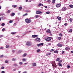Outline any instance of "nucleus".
<instances>
[{
	"instance_id": "obj_1",
	"label": "nucleus",
	"mask_w": 73,
	"mask_h": 73,
	"mask_svg": "<svg viewBox=\"0 0 73 73\" xmlns=\"http://www.w3.org/2000/svg\"><path fill=\"white\" fill-rule=\"evenodd\" d=\"M25 21L26 23H31V20L29 19H25Z\"/></svg>"
},
{
	"instance_id": "obj_2",
	"label": "nucleus",
	"mask_w": 73,
	"mask_h": 73,
	"mask_svg": "<svg viewBox=\"0 0 73 73\" xmlns=\"http://www.w3.org/2000/svg\"><path fill=\"white\" fill-rule=\"evenodd\" d=\"M51 39H52V37H50L46 38H45V40H46V41H50Z\"/></svg>"
},
{
	"instance_id": "obj_3",
	"label": "nucleus",
	"mask_w": 73,
	"mask_h": 73,
	"mask_svg": "<svg viewBox=\"0 0 73 73\" xmlns=\"http://www.w3.org/2000/svg\"><path fill=\"white\" fill-rule=\"evenodd\" d=\"M66 10H68L67 8H66L65 7H64L62 9V11H66Z\"/></svg>"
},
{
	"instance_id": "obj_4",
	"label": "nucleus",
	"mask_w": 73,
	"mask_h": 73,
	"mask_svg": "<svg viewBox=\"0 0 73 73\" xmlns=\"http://www.w3.org/2000/svg\"><path fill=\"white\" fill-rule=\"evenodd\" d=\"M43 5H43V4H42V3H39L38 5V7H41V6L42 7L43 6Z\"/></svg>"
},
{
	"instance_id": "obj_5",
	"label": "nucleus",
	"mask_w": 73,
	"mask_h": 73,
	"mask_svg": "<svg viewBox=\"0 0 73 73\" xmlns=\"http://www.w3.org/2000/svg\"><path fill=\"white\" fill-rule=\"evenodd\" d=\"M46 32L47 33H50V35H52V33H51L50 30H48L46 31Z\"/></svg>"
},
{
	"instance_id": "obj_6",
	"label": "nucleus",
	"mask_w": 73,
	"mask_h": 73,
	"mask_svg": "<svg viewBox=\"0 0 73 73\" xmlns=\"http://www.w3.org/2000/svg\"><path fill=\"white\" fill-rule=\"evenodd\" d=\"M42 13V12H41L40 11H37V14H41Z\"/></svg>"
},
{
	"instance_id": "obj_7",
	"label": "nucleus",
	"mask_w": 73,
	"mask_h": 73,
	"mask_svg": "<svg viewBox=\"0 0 73 73\" xmlns=\"http://www.w3.org/2000/svg\"><path fill=\"white\" fill-rule=\"evenodd\" d=\"M60 6H61V5L60 4H57L56 5V7L57 8H59V7H60Z\"/></svg>"
},
{
	"instance_id": "obj_8",
	"label": "nucleus",
	"mask_w": 73,
	"mask_h": 73,
	"mask_svg": "<svg viewBox=\"0 0 73 73\" xmlns=\"http://www.w3.org/2000/svg\"><path fill=\"white\" fill-rule=\"evenodd\" d=\"M26 45H27V46H29V45H31V43L30 42H27L26 44Z\"/></svg>"
},
{
	"instance_id": "obj_9",
	"label": "nucleus",
	"mask_w": 73,
	"mask_h": 73,
	"mask_svg": "<svg viewBox=\"0 0 73 73\" xmlns=\"http://www.w3.org/2000/svg\"><path fill=\"white\" fill-rule=\"evenodd\" d=\"M37 41L38 42H40V41H41V40L40 39V38L37 37Z\"/></svg>"
},
{
	"instance_id": "obj_10",
	"label": "nucleus",
	"mask_w": 73,
	"mask_h": 73,
	"mask_svg": "<svg viewBox=\"0 0 73 73\" xmlns=\"http://www.w3.org/2000/svg\"><path fill=\"white\" fill-rule=\"evenodd\" d=\"M37 37V35H33L32 36V37L33 38H35V37Z\"/></svg>"
},
{
	"instance_id": "obj_11",
	"label": "nucleus",
	"mask_w": 73,
	"mask_h": 73,
	"mask_svg": "<svg viewBox=\"0 0 73 73\" xmlns=\"http://www.w3.org/2000/svg\"><path fill=\"white\" fill-rule=\"evenodd\" d=\"M32 65L33 66H35L36 65V63H32Z\"/></svg>"
},
{
	"instance_id": "obj_12",
	"label": "nucleus",
	"mask_w": 73,
	"mask_h": 73,
	"mask_svg": "<svg viewBox=\"0 0 73 73\" xmlns=\"http://www.w3.org/2000/svg\"><path fill=\"white\" fill-rule=\"evenodd\" d=\"M66 50H69L70 49V48L69 47H66L65 48Z\"/></svg>"
},
{
	"instance_id": "obj_13",
	"label": "nucleus",
	"mask_w": 73,
	"mask_h": 73,
	"mask_svg": "<svg viewBox=\"0 0 73 73\" xmlns=\"http://www.w3.org/2000/svg\"><path fill=\"white\" fill-rule=\"evenodd\" d=\"M15 14L14 13H11V16H14L15 15Z\"/></svg>"
},
{
	"instance_id": "obj_14",
	"label": "nucleus",
	"mask_w": 73,
	"mask_h": 73,
	"mask_svg": "<svg viewBox=\"0 0 73 73\" xmlns=\"http://www.w3.org/2000/svg\"><path fill=\"white\" fill-rule=\"evenodd\" d=\"M57 45H58V46H62V44H61L60 43L57 44Z\"/></svg>"
},
{
	"instance_id": "obj_15",
	"label": "nucleus",
	"mask_w": 73,
	"mask_h": 73,
	"mask_svg": "<svg viewBox=\"0 0 73 73\" xmlns=\"http://www.w3.org/2000/svg\"><path fill=\"white\" fill-rule=\"evenodd\" d=\"M26 56H27V53H25L22 56L23 57H25Z\"/></svg>"
},
{
	"instance_id": "obj_16",
	"label": "nucleus",
	"mask_w": 73,
	"mask_h": 73,
	"mask_svg": "<svg viewBox=\"0 0 73 73\" xmlns=\"http://www.w3.org/2000/svg\"><path fill=\"white\" fill-rule=\"evenodd\" d=\"M57 19L58 20H61V18L60 17H57Z\"/></svg>"
},
{
	"instance_id": "obj_17",
	"label": "nucleus",
	"mask_w": 73,
	"mask_h": 73,
	"mask_svg": "<svg viewBox=\"0 0 73 73\" xmlns=\"http://www.w3.org/2000/svg\"><path fill=\"white\" fill-rule=\"evenodd\" d=\"M13 66H17L18 65H17L16 63H15L13 64Z\"/></svg>"
},
{
	"instance_id": "obj_18",
	"label": "nucleus",
	"mask_w": 73,
	"mask_h": 73,
	"mask_svg": "<svg viewBox=\"0 0 73 73\" xmlns=\"http://www.w3.org/2000/svg\"><path fill=\"white\" fill-rule=\"evenodd\" d=\"M27 61V59L23 58L22 59V61L23 62H24L25 61Z\"/></svg>"
},
{
	"instance_id": "obj_19",
	"label": "nucleus",
	"mask_w": 73,
	"mask_h": 73,
	"mask_svg": "<svg viewBox=\"0 0 73 73\" xmlns=\"http://www.w3.org/2000/svg\"><path fill=\"white\" fill-rule=\"evenodd\" d=\"M69 7L71 8H73V5H69Z\"/></svg>"
},
{
	"instance_id": "obj_20",
	"label": "nucleus",
	"mask_w": 73,
	"mask_h": 73,
	"mask_svg": "<svg viewBox=\"0 0 73 73\" xmlns=\"http://www.w3.org/2000/svg\"><path fill=\"white\" fill-rule=\"evenodd\" d=\"M11 34L12 35H15L16 33V32H11Z\"/></svg>"
},
{
	"instance_id": "obj_21",
	"label": "nucleus",
	"mask_w": 73,
	"mask_h": 73,
	"mask_svg": "<svg viewBox=\"0 0 73 73\" xmlns=\"http://www.w3.org/2000/svg\"><path fill=\"white\" fill-rule=\"evenodd\" d=\"M67 68H68V69H69L70 68V66H69V64H68L67 66Z\"/></svg>"
},
{
	"instance_id": "obj_22",
	"label": "nucleus",
	"mask_w": 73,
	"mask_h": 73,
	"mask_svg": "<svg viewBox=\"0 0 73 73\" xmlns=\"http://www.w3.org/2000/svg\"><path fill=\"white\" fill-rule=\"evenodd\" d=\"M12 7L14 8H16L17 7V6L16 5H12Z\"/></svg>"
},
{
	"instance_id": "obj_23",
	"label": "nucleus",
	"mask_w": 73,
	"mask_h": 73,
	"mask_svg": "<svg viewBox=\"0 0 73 73\" xmlns=\"http://www.w3.org/2000/svg\"><path fill=\"white\" fill-rule=\"evenodd\" d=\"M54 53H57L58 52V50H55V51H54Z\"/></svg>"
},
{
	"instance_id": "obj_24",
	"label": "nucleus",
	"mask_w": 73,
	"mask_h": 73,
	"mask_svg": "<svg viewBox=\"0 0 73 73\" xmlns=\"http://www.w3.org/2000/svg\"><path fill=\"white\" fill-rule=\"evenodd\" d=\"M72 29H70L69 31V32H70H70H72Z\"/></svg>"
},
{
	"instance_id": "obj_25",
	"label": "nucleus",
	"mask_w": 73,
	"mask_h": 73,
	"mask_svg": "<svg viewBox=\"0 0 73 73\" xmlns=\"http://www.w3.org/2000/svg\"><path fill=\"white\" fill-rule=\"evenodd\" d=\"M55 2H56V1L55 0H53L52 1V3L53 4H54Z\"/></svg>"
},
{
	"instance_id": "obj_26",
	"label": "nucleus",
	"mask_w": 73,
	"mask_h": 73,
	"mask_svg": "<svg viewBox=\"0 0 73 73\" xmlns=\"http://www.w3.org/2000/svg\"><path fill=\"white\" fill-rule=\"evenodd\" d=\"M11 10H8L7 11V12L8 13H9L11 12Z\"/></svg>"
},
{
	"instance_id": "obj_27",
	"label": "nucleus",
	"mask_w": 73,
	"mask_h": 73,
	"mask_svg": "<svg viewBox=\"0 0 73 73\" xmlns=\"http://www.w3.org/2000/svg\"><path fill=\"white\" fill-rule=\"evenodd\" d=\"M4 15H5V14L4 13L2 14L1 13L0 14V16H4Z\"/></svg>"
},
{
	"instance_id": "obj_28",
	"label": "nucleus",
	"mask_w": 73,
	"mask_h": 73,
	"mask_svg": "<svg viewBox=\"0 0 73 73\" xmlns=\"http://www.w3.org/2000/svg\"><path fill=\"white\" fill-rule=\"evenodd\" d=\"M58 65L59 66H62V65L61 64H58Z\"/></svg>"
},
{
	"instance_id": "obj_29",
	"label": "nucleus",
	"mask_w": 73,
	"mask_h": 73,
	"mask_svg": "<svg viewBox=\"0 0 73 73\" xmlns=\"http://www.w3.org/2000/svg\"><path fill=\"white\" fill-rule=\"evenodd\" d=\"M69 20L70 21V23H72V19H70Z\"/></svg>"
},
{
	"instance_id": "obj_30",
	"label": "nucleus",
	"mask_w": 73,
	"mask_h": 73,
	"mask_svg": "<svg viewBox=\"0 0 73 73\" xmlns=\"http://www.w3.org/2000/svg\"><path fill=\"white\" fill-rule=\"evenodd\" d=\"M1 26H4L5 25V23H3L1 24Z\"/></svg>"
},
{
	"instance_id": "obj_31",
	"label": "nucleus",
	"mask_w": 73,
	"mask_h": 73,
	"mask_svg": "<svg viewBox=\"0 0 73 73\" xmlns=\"http://www.w3.org/2000/svg\"><path fill=\"white\" fill-rule=\"evenodd\" d=\"M59 60H60V58H58L56 60V61H59Z\"/></svg>"
},
{
	"instance_id": "obj_32",
	"label": "nucleus",
	"mask_w": 73,
	"mask_h": 73,
	"mask_svg": "<svg viewBox=\"0 0 73 73\" xmlns=\"http://www.w3.org/2000/svg\"><path fill=\"white\" fill-rule=\"evenodd\" d=\"M19 9H20V10L22 9V7H19Z\"/></svg>"
},
{
	"instance_id": "obj_33",
	"label": "nucleus",
	"mask_w": 73,
	"mask_h": 73,
	"mask_svg": "<svg viewBox=\"0 0 73 73\" xmlns=\"http://www.w3.org/2000/svg\"><path fill=\"white\" fill-rule=\"evenodd\" d=\"M50 52H53L54 51V50L53 49H51L50 50Z\"/></svg>"
},
{
	"instance_id": "obj_34",
	"label": "nucleus",
	"mask_w": 73,
	"mask_h": 73,
	"mask_svg": "<svg viewBox=\"0 0 73 73\" xmlns=\"http://www.w3.org/2000/svg\"><path fill=\"white\" fill-rule=\"evenodd\" d=\"M58 64H61V62H62V60H60L59 62H58Z\"/></svg>"
},
{
	"instance_id": "obj_35",
	"label": "nucleus",
	"mask_w": 73,
	"mask_h": 73,
	"mask_svg": "<svg viewBox=\"0 0 73 73\" xmlns=\"http://www.w3.org/2000/svg\"><path fill=\"white\" fill-rule=\"evenodd\" d=\"M19 65H22L23 64V62H20L19 63Z\"/></svg>"
},
{
	"instance_id": "obj_36",
	"label": "nucleus",
	"mask_w": 73,
	"mask_h": 73,
	"mask_svg": "<svg viewBox=\"0 0 73 73\" xmlns=\"http://www.w3.org/2000/svg\"><path fill=\"white\" fill-rule=\"evenodd\" d=\"M46 14H49L50 13V12H49V11L46 12Z\"/></svg>"
},
{
	"instance_id": "obj_37",
	"label": "nucleus",
	"mask_w": 73,
	"mask_h": 73,
	"mask_svg": "<svg viewBox=\"0 0 73 73\" xmlns=\"http://www.w3.org/2000/svg\"><path fill=\"white\" fill-rule=\"evenodd\" d=\"M43 45H44L43 43H41L40 44V46H43Z\"/></svg>"
},
{
	"instance_id": "obj_38",
	"label": "nucleus",
	"mask_w": 73,
	"mask_h": 73,
	"mask_svg": "<svg viewBox=\"0 0 73 73\" xmlns=\"http://www.w3.org/2000/svg\"><path fill=\"white\" fill-rule=\"evenodd\" d=\"M37 52L38 53V52H40V49H38L37 50Z\"/></svg>"
},
{
	"instance_id": "obj_39",
	"label": "nucleus",
	"mask_w": 73,
	"mask_h": 73,
	"mask_svg": "<svg viewBox=\"0 0 73 73\" xmlns=\"http://www.w3.org/2000/svg\"><path fill=\"white\" fill-rule=\"evenodd\" d=\"M22 52H23V50H19V51H18V52H19V53H21Z\"/></svg>"
},
{
	"instance_id": "obj_40",
	"label": "nucleus",
	"mask_w": 73,
	"mask_h": 73,
	"mask_svg": "<svg viewBox=\"0 0 73 73\" xmlns=\"http://www.w3.org/2000/svg\"><path fill=\"white\" fill-rule=\"evenodd\" d=\"M4 57V56L3 55H1L0 56V58H3Z\"/></svg>"
},
{
	"instance_id": "obj_41",
	"label": "nucleus",
	"mask_w": 73,
	"mask_h": 73,
	"mask_svg": "<svg viewBox=\"0 0 73 73\" xmlns=\"http://www.w3.org/2000/svg\"><path fill=\"white\" fill-rule=\"evenodd\" d=\"M1 69H4V67L3 66H2L1 68Z\"/></svg>"
},
{
	"instance_id": "obj_42",
	"label": "nucleus",
	"mask_w": 73,
	"mask_h": 73,
	"mask_svg": "<svg viewBox=\"0 0 73 73\" xmlns=\"http://www.w3.org/2000/svg\"><path fill=\"white\" fill-rule=\"evenodd\" d=\"M6 48H9V45H6Z\"/></svg>"
},
{
	"instance_id": "obj_43",
	"label": "nucleus",
	"mask_w": 73,
	"mask_h": 73,
	"mask_svg": "<svg viewBox=\"0 0 73 73\" xmlns=\"http://www.w3.org/2000/svg\"><path fill=\"white\" fill-rule=\"evenodd\" d=\"M16 59H15L14 58H13L12 59V61H16Z\"/></svg>"
},
{
	"instance_id": "obj_44",
	"label": "nucleus",
	"mask_w": 73,
	"mask_h": 73,
	"mask_svg": "<svg viewBox=\"0 0 73 73\" xmlns=\"http://www.w3.org/2000/svg\"><path fill=\"white\" fill-rule=\"evenodd\" d=\"M16 52V51L15 50H12V52H13V53H15V52Z\"/></svg>"
},
{
	"instance_id": "obj_45",
	"label": "nucleus",
	"mask_w": 73,
	"mask_h": 73,
	"mask_svg": "<svg viewBox=\"0 0 73 73\" xmlns=\"http://www.w3.org/2000/svg\"><path fill=\"white\" fill-rule=\"evenodd\" d=\"M13 22V21L10 20L9 21V23H12Z\"/></svg>"
},
{
	"instance_id": "obj_46",
	"label": "nucleus",
	"mask_w": 73,
	"mask_h": 73,
	"mask_svg": "<svg viewBox=\"0 0 73 73\" xmlns=\"http://www.w3.org/2000/svg\"><path fill=\"white\" fill-rule=\"evenodd\" d=\"M59 36H62V34L61 33L60 34Z\"/></svg>"
},
{
	"instance_id": "obj_47",
	"label": "nucleus",
	"mask_w": 73,
	"mask_h": 73,
	"mask_svg": "<svg viewBox=\"0 0 73 73\" xmlns=\"http://www.w3.org/2000/svg\"><path fill=\"white\" fill-rule=\"evenodd\" d=\"M37 46H40V44H37Z\"/></svg>"
},
{
	"instance_id": "obj_48",
	"label": "nucleus",
	"mask_w": 73,
	"mask_h": 73,
	"mask_svg": "<svg viewBox=\"0 0 73 73\" xmlns=\"http://www.w3.org/2000/svg\"><path fill=\"white\" fill-rule=\"evenodd\" d=\"M27 15H28V14L27 13H25V14L24 15H23V16H27Z\"/></svg>"
},
{
	"instance_id": "obj_49",
	"label": "nucleus",
	"mask_w": 73,
	"mask_h": 73,
	"mask_svg": "<svg viewBox=\"0 0 73 73\" xmlns=\"http://www.w3.org/2000/svg\"><path fill=\"white\" fill-rule=\"evenodd\" d=\"M61 37H58V40H60V39H61Z\"/></svg>"
},
{
	"instance_id": "obj_50",
	"label": "nucleus",
	"mask_w": 73,
	"mask_h": 73,
	"mask_svg": "<svg viewBox=\"0 0 73 73\" xmlns=\"http://www.w3.org/2000/svg\"><path fill=\"white\" fill-rule=\"evenodd\" d=\"M5 29L3 28L2 29V31H5Z\"/></svg>"
},
{
	"instance_id": "obj_51",
	"label": "nucleus",
	"mask_w": 73,
	"mask_h": 73,
	"mask_svg": "<svg viewBox=\"0 0 73 73\" xmlns=\"http://www.w3.org/2000/svg\"><path fill=\"white\" fill-rule=\"evenodd\" d=\"M16 68H14L13 69V71H16Z\"/></svg>"
},
{
	"instance_id": "obj_52",
	"label": "nucleus",
	"mask_w": 73,
	"mask_h": 73,
	"mask_svg": "<svg viewBox=\"0 0 73 73\" xmlns=\"http://www.w3.org/2000/svg\"><path fill=\"white\" fill-rule=\"evenodd\" d=\"M1 18H2V20H4V18L3 17H1Z\"/></svg>"
},
{
	"instance_id": "obj_53",
	"label": "nucleus",
	"mask_w": 73,
	"mask_h": 73,
	"mask_svg": "<svg viewBox=\"0 0 73 73\" xmlns=\"http://www.w3.org/2000/svg\"><path fill=\"white\" fill-rule=\"evenodd\" d=\"M47 2H48V3H50V0H48L47 1Z\"/></svg>"
},
{
	"instance_id": "obj_54",
	"label": "nucleus",
	"mask_w": 73,
	"mask_h": 73,
	"mask_svg": "<svg viewBox=\"0 0 73 73\" xmlns=\"http://www.w3.org/2000/svg\"><path fill=\"white\" fill-rule=\"evenodd\" d=\"M64 52H65L62 51V54H63L64 53Z\"/></svg>"
},
{
	"instance_id": "obj_55",
	"label": "nucleus",
	"mask_w": 73,
	"mask_h": 73,
	"mask_svg": "<svg viewBox=\"0 0 73 73\" xmlns=\"http://www.w3.org/2000/svg\"><path fill=\"white\" fill-rule=\"evenodd\" d=\"M3 35H1L0 36V38H1V37H3Z\"/></svg>"
},
{
	"instance_id": "obj_56",
	"label": "nucleus",
	"mask_w": 73,
	"mask_h": 73,
	"mask_svg": "<svg viewBox=\"0 0 73 73\" xmlns=\"http://www.w3.org/2000/svg\"><path fill=\"white\" fill-rule=\"evenodd\" d=\"M64 25H65L66 26V25H68V24H67V23H65L64 24Z\"/></svg>"
},
{
	"instance_id": "obj_57",
	"label": "nucleus",
	"mask_w": 73,
	"mask_h": 73,
	"mask_svg": "<svg viewBox=\"0 0 73 73\" xmlns=\"http://www.w3.org/2000/svg\"><path fill=\"white\" fill-rule=\"evenodd\" d=\"M5 73V72L4 71H2L1 72V73Z\"/></svg>"
},
{
	"instance_id": "obj_58",
	"label": "nucleus",
	"mask_w": 73,
	"mask_h": 73,
	"mask_svg": "<svg viewBox=\"0 0 73 73\" xmlns=\"http://www.w3.org/2000/svg\"><path fill=\"white\" fill-rule=\"evenodd\" d=\"M5 63H8V61L6 60L5 62Z\"/></svg>"
},
{
	"instance_id": "obj_59",
	"label": "nucleus",
	"mask_w": 73,
	"mask_h": 73,
	"mask_svg": "<svg viewBox=\"0 0 73 73\" xmlns=\"http://www.w3.org/2000/svg\"><path fill=\"white\" fill-rule=\"evenodd\" d=\"M52 66H53V68H54V66H55L54 65H53V64H52Z\"/></svg>"
},
{
	"instance_id": "obj_60",
	"label": "nucleus",
	"mask_w": 73,
	"mask_h": 73,
	"mask_svg": "<svg viewBox=\"0 0 73 73\" xmlns=\"http://www.w3.org/2000/svg\"><path fill=\"white\" fill-rule=\"evenodd\" d=\"M55 65H56V66L55 65H54V67H56V68H57V65H56V64L55 63Z\"/></svg>"
},
{
	"instance_id": "obj_61",
	"label": "nucleus",
	"mask_w": 73,
	"mask_h": 73,
	"mask_svg": "<svg viewBox=\"0 0 73 73\" xmlns=\"http://www.w3.org/2000/svg\"><path fill=\"white\" fill-rule=\"evenodd\" d=\"M44 8H48V7L46 6H45L44 7Z\"/></svg>"
},
{
	"instance_id": "obj_62",
	"label": "nucleus",
	"mask_w": 73,
	"mask_h": 73,
	"mask_svg": "<svg viewBox=\"0 0 73 73\" xmlns=\"http://www.w3.org/2000/svg\"><path fill=\"white\" fill-rule=\"evenodd\" d=\"M3 49V47H0V49Z\"/></svg>"
},
{
	"instance_id": "obj_63",
	"label": "nucleus",
	"mask_w": 73,
	"mask_h": 73,
	"mask_svg": "<svg viewBox=\"0 0 73 73\" xmlns=\"http://www.w3.org/2000/svg\"><path fill=\"white\" fill-rule=\"evenodd\" d=\"M48 54V55H50V54H51V53H49Z\"/></svg>"
},
{
	"instance_id": "obj_64",
	"label": "nucleus",
	"mask_w": 73,
	"mask_h": 73,
	"mask_svg": "<svg viewBox=\"0 0 73 73\" xmlns=\"http://www.w3.org/2000/svg\"><path fill=\"white\" fill-rule=\"evenodd\" d=\"M62 73H65V71L63 72Z\"/></svg>"
}]
</instances>
